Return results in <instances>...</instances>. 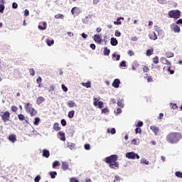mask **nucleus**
<instances>
[{
	"mask_svg": "<svg viewBox=\"0 0 182 182\" xmlns=\"http://www.w3.org/2000/svg\"><path fill=\"white\" fill-rule=\"evenodd\" d=\"M181 139L182 134L181 132H170L166 135V141L169 144H177Z\"/></svg>",
	"mask_w": 182,
	"mask_h": 182,
	"instance_id": "1",
	"label": "nucleus"
},
{
	"mask_svg": "<svg viewBox=\"0 0 182 182\" xmlns=\"http://www.w3.org/2000/svg\"><path fill=\"white\" fill-rule=\"evenodd\" d=\"M105 163L109 164L110 168H119V162H117V155L114 154L109 156H107L105 159Z\"/></svg>",
	"mask_w": 182,
	"mask_h": 182,
	"instance_id": "2",
	"label": "nucleus"
},
{
	"mask_svg": "<svg viewBox=\"0 0 182 182\" xmlns=\"http://www.w3.org/2000/svg\"><path fill=\"white\" fill-rule=\"evenodd\" d=\"M24 109L26 112L31 116V117H33V116H36V114L38 113V111L35 109V108L31 107V103L28 102L24 105Z\"/></svg>",
	"mask_w": 182,
	"mask_h": 182,
	"instance_id": "3",
	"label": "nucleus"
},
{
	"mask_svg": "<svg viewBox=\"0 0 182 182\" xmlns=\"http://www.w3.org/2000/svg\"><path fill=\"white\" fill-rule=\"evenodd\" d=\"M168 15L169 18H173V19H178L181 16V11L179 10H171Z\"/></svg>",
	"mask_w": 182,
	"mask_h": 182,
	"instance_id": "4",
	"label": "nucleus"
},
{
	"mask_svg": "<svg viewBox=\"0 0 182 182\" xmlns=\"http://www.w3.org/2000/svg\"><path fill=\"white\" fill-rule=\"evenodd\" d=\"M1 117L4 123L6 122H9V119H11V113L9 112L6 111L4 112H1Z\"/></svg>",
	"mask_w": 182,
	"mask_h": 182,
	"instance_id": "5",
	"label": "nucleus"
},
{
	"mask_svg": "<svg viewBox=\"0 0 182 182\" xmlns=\"http://www.w3.org/2000/svg\"><path fill=\"white\" fill-rule=\"evenodd\" d=\"M126 157H127V159H130L131 160H134L136 159H140V156H139V154H137L134 152L127 153Z\"/></svg>",
	"mask_w": 182,
	"mask_h": 182,
	"instance_id": "6",
	"label": "nucleus"
},
{
	"mask_svg": "<svg viewBox=\"0 0 182 182\" xmlns=\"http://www.w3.org/2000/svg\"><path fill=\"white\" fill-rule=\"evenodd\" d=\"M171 31L175 32V33H180V31H181L180 26H178V25H177L176 23L171 24Z\"/></svg>",
	"mask_w": 182,
	"mask_h": 182,
	"instance_id": "7",
	"label": "nucleus"
},
{
	"mask_svg": "<svg viewBox=\"0 0 182 182\" xmlns=\"http://www.w3.org/2000/svg\"><path fill=\"white\" fill-rule=\"evenodd\" d=\"M94 106H98L99 109H103V102L99 101L97 102V98H94Z\"/></svg>",
	"mask_w": 182,
	"mask_h": 182,
	"instance_id": "8",
	"label": "nucleus"
},
{
	"mask_svg": "<svg viewBox=\"0 0 182 182\" xmlns=\"http://www.w3.org/2000/svg\"><path fill=\"white\" fill-rule=\"evenodd\" d=\"M160 62L163 64V65H166L167 66H171V63L170 61H168V60H167L166 58L162 57L160 59Z\"/></svg>",
	"mask_w": 182,
	"mask_h": 182,
	"instance_id": "9",
	"label": "nucleus"
},
{
	"mask_svg": "<svg viewBox=\"0 0 182 182\" xmlns=\"http://www.w3.org/2000/svg\"><path fill=\"white\" fill-rule=\"evenodd\" d=\"M71 14L73 15H79L80 14V9H79L78 7H73L71 9Z\"/></svg>",
	"mask_w": 182,
	"mask_h": 182,
	"instance_id": "10",
	"label": "nucleus"
},
{
	"mask_svg": "<svg viewBox=\"0 0 182 182\" xmlns=\"http://www.w3.org/2000/svg\"><path fill=\"white\" fill-rule=\"evenodd\" d=\"M150 129L152 130V132H154L155 136H159V133L160 132V129L159 127L151 126Z\"/></svg>",
	"mask_w": 182,
	"mask_h": 182,
	"instance_id": "11",
	"label": "nucleus"
},
{
	"mask_svg": "<svg viewBox=\"0 0 182 182\" xmlns=\"http://www.w3.org/2000/svg\"><path fill=\"white\" fill-rule=\"evenodd\" d=\"M149 38L151 41H157V35L156 34V33L154 31L149 33Z\"/></svg>",
	"mask_w": 182,
	"mask_h": 182,
	"instance_id": "12",
	"label": "nucleus"
},
{
	"mask_svg": "<svg viewBox=\"0 0 182 182\" xmlns=\"http://www.w3.org/2000/svg\"><path fill=\"white\" fill-rule=\"evenodd\" d=\"M61 168L64 171H66V170H69V164H68V162L66 161H62Z\"/></svg>",
	"mask_w": 182,
	"mask_h": 182,
	"instance_id": "13",
	"label": "nucleus"
},
{
	"mask_svg": "<svg viewBox=\"0 0 182 182\" xmlns=\"http://www.w3.org/2000/svg\"><path fill=\"white\" fill-rule=\"evenodd\" d=\"M94 41L95 42H97V43H102V37L100 36V34H95L94 36Z\"/></svg>",
	"mask_w": 182,
	"mask_h": 182,
	"instance_id": "14",
	"label": "nucleus"
},
{
	"mask_svg": "<svg viewBox=\"0 0 182 182\" xmlns=\"http://www.w3.org/2000/svg\"><path fill=\"white\" fill-rule=\"evenodd\" d=\"M58 136H60V140H61L62 141H66V136L65 135L64 132H59L58 133Z\"/></svg>",
	"mask_w": 182,
	"mask_h": 182,
	"instance_id": "15",
	"label": "nucleus"
},
{
	"mask_svg": "<svg viewBox=\"0 0 182 182\" xmlns=\"http://www.w3.org/2000/svg\"><path fill=\"white\" fill-rule=\"evenodd\" d=\"M113 87L117 88L119 86H120V80L119 79H115L114 82H112Z\"/></svg>",
	"mask_w": 182,
	"mask_h": 182,
	"instance_id": "16",
	"label": "nucleus"
},
{
	"mask_svg": "<svg viewBox=\"0 0 182 182\" xmlns=\"http://www.w3.org/2000/svg\"><path fill=\"white\" fill-rule=\"evenodd\" d=\"M50 156V153L49 152V150L48 149H43V156L46 157V159H48V157Z\"/></svg>",
	"mask_w": 182,
	"mask_h": 182,
	"instance_id": "17",
	"label": "nucleus"
},
{
	"mask_svg": "<svg viewBox=\"0 0 182 182\" xmlns=\"http://www.w3.org/2000/svg\"><path fill=\"white\" fill-rule=\"evenodd\" d=\"M124 21V17H119L117 18V21H114V23L115 25H122V21Z\"/></svg>",
	"mask_w": 182,
	"mask_h": 182,
	"instance_id": "18",
	"label": "nucleus"
},
{
	"mask_svg": "<svg viewBox=\"0 0 182 182\" xmlns=\"http://www.w3.org/2000/svg\"><path fill=\"white\" fill-rule=\"evenodd\" d=\"M45 102V98L43 97H38L36 100L37 105H41Z\"/></svg>",
	"mask_w": 182,
	"mask_h": 182,
	"instance_id": "19",
	"label": "nucleus"
},
{
	"mask_svg": "<svg viewBox=\"0 0 182 182\" xmlns=\"http://www.w3.org/2000/svg\"><path fill=\"white\" fill-rule=\"evenodd\" d=\"M117 43H119V42L117 41V39H116L115 38H111L112 46H117Z\"/></svg>",
	"mask_w": 182,
	"mask_h": 182,
	"instance_id": "20",
	"label": "nucleus"
},
{
	"mask_svg": "<svg viewBox=\"0 0 182 182\" xmlns=\"http://www.w3.org/2000/svg\"><path fill=\"white\" fill-rule=\"evenodd\" d=\"M9 140H10V141H11V143H15V141H16V136L11 134L9 136Z\"/></svg>",
	"mask_w": 182,
	"mask_h": 182,
	"instance_id": "21",
	"label": "nucleus"
},
{
	"mask_svg": "<svg viewBox=\"0 0 182 182\" xmlns=\"http://www.w3.org/2000/svg\"><path fill=\"white\" fill-rule=\"evenodd\" d=\"M82 86H84V87H91L92 86V82L90 81L87 82H82L81 83Z\"/></svg>",
	"mask_w": 182,
	"mask_h": 182,
	"instance_id": "22",
	"label": "nucleus"
},
{
	"mask_svg": "<svg viewBox=\"0 0 182 182\" xmlns=\"http://www.w3.org/2000/svg\"><path fill=\"white\" fill-rule=\"evenodd\" d=\"M154 53V49L151 48L146 50V56H151Z\"/></svg>",
	"mask_w": 182,
	"mask_h": 182,
	"instance_id": "23",
	"label": "nucleus"
},
{
	"mask_svg": "<svg viewBox=\"0 0 182 182\" xmlns=\"http://www.w3.org/2000/svg\"><path fill=\"white\" fill-rule=\"evenodd\" d=\"M53 129H54L55 132H59V130H60V127H59V123L55 122V123L53 124Z\"/></svg>",
	"mask_w": 182,
	"mask_h": 182,
	"instance_id": "24",
	"label": "nucleus"
},
{
	"mask_svg": "<svg viewBox=\"0 0 182 182\" xmlns=\"http://www.w3.org/2000/svg\"><path fill=\"white\" fill-rule=\"evenodd\" d=\"M67 105H68L69 107H76V103H75V102H73V101H69V102L67 103Z\"/></svg>",
	"mask_w": 182,
	"mask_h": 182,
	"instance_id": "25",
	"label": "nucleus"
},
{
	"mask_svg": "<svg viewBox=\"0 0 182 182\" xmlns=\"http://www.w3.org/2000/svg\"><path fill=\"white\" fill-rule=\"evenodd\" d=\"M104 55L105 56H109L110 55V49H108L107 47L104 48Z\"/></svg>",
	"mask_w": 182,
	"mask_h": 182,
	"instance_id": "26",
	"label": "nucleus"
},
{
	"mask_svg": "<svg viewBox=\"0 0 182 182\" xmlns=\"http://www.w3.org/2000/svg\"><path fill=\"white\" fill-rule=\"evenodd\" d=\"M43 26H42L41 25L38 26V29H40V31H45L46 29V25H47L46 22H43Z\"/></svg>",
	"mask_w": 182,
	"mask_h": 182,
	"instance_id": "27",
	"label": "nucleus"
},
{
	"mask_svg": "<svg viewBox=\"0 0 182 182\" xmlns=\"http://www.w3.org/2000/svg\"><path fill=\"white\" fill-rule=\"evenodd\" d=\"M165 55L166 56V58H173L174 57V53H172V52L168 51V52H166L165 53Z\"/></svg>",
	"mask_w": 182,
	"mask_h": 182,
	"instance_id": "28",
	"label": "nucleus"
},
{
	"mask_svg": "<svg viewBox=\"0 0 182 182\" xmlns=\"http://www.w3.org/2000/svg\"><path fill=\"white\" fill-rule=\"evenodd\" d=\"M59 166H60V162H59V161H55L53 163V168H57Z\"/></svg>",
	"mask_w": 182,
	"mask_h": 182,
	"instance_id": "29",
	"label": "nucleus"
},
{
	"mask_svg": "<svg viewBox=\"0 0 182 182\" xmlns=\"http://www.w3.org/2000/svg\"><path fill=\"white\" fill-rule=\"evenodd\" d=\"M46 43L48 46H52V45H53L55 43V41L53 40H50V39H47L46 40Z\"/></svg>",
	"mask_w": 182,
	"mask_h": 182,
	"instance_id": "30",
	"label": "nucleus"
},
{
	"mask_svg": "<svg viewBox=\"0 0 182 182\" xmlns=\"http://www.w3.org/2000/svg\"><path fill=\"white\" fill-rule=\"evenodd\" d=\"M73 116H75V110H71L68 112L69 119H73Z\"/></svg>",
	"mask_w": 182,
	"mask_h": 182,
	"instance_id": "31",
	"label": "nucleus"
},
{
	"mask_svg": "<svg viewBox=\"0 0 182 182\" xmlns=\"http://www.w3.org/2000/svg\"><path fill=\"white\" fill-rule=\"evenodd\" d=\"M170 107H171V109H173V110H177V109H178V107L177 106V104L171 103L170 104Z\"/></svg>",
	"mask_w": 182,
	"mask_h": 182,
	"instance_id": "32",
	"label": "nucleus"
},
{
	"mask_svg": "<svg viewBox=\"0 0 182 182\" xmlns=\"http://www.w3.org/2000/svg\"><path fill=\"white\" fill-rule=\"evenodd\" d=\"M41 122V119L39 117H36L35 120L33 122V124L35 126H38L39 124V122Z\"/></svg>",
	"mask_w": 182,
	"mask_h": 182,
	"instance_id": "33",
	"label": "nucleus"
},
{
	"mask_svg": "<svg viewBox=\"0 0 182 182\" xmlns=\"http://www.w3.org/2000/svg\"><path fill=\"white\" fill-rule=\"evenodd\" d=\"M54 17L55 18V19H63V18H65V16H63V14H55Z\"/></svg>",
	"mask_w": 182,
	"mask_h": 182,
	"instance_id": "34",
	"label": "nucleus"
},
{
	"mask_svg": "<svg viewBox=\"0 0 182 182\" xmlns=\"http://www.w3.org/2000/svg\"><path fill=\"white\" fill-rule=\"evenodd\" d=\"M112 58L116 59V60H120V55H117L116 53L112 54Z\"/></svg>",
	"mask_w": 182,
	"mask_h": 182,
	"instance_id": "35",
	"label": "nucleus"
},
{
	"mask_svg": "<svg viewBox=\"0 0 182 182\" xmlns=\"http://www.w3.org/2000/svg\"><path fill=\"white\" fill-rule=\"evenodd\" d=\"M18 119L20 120V122H23V120H25V115H23L22 114H18Z\"/></svg>",
	"mask_w": 182,
	"mask_h": 182,
	"instance_id": "36",
	"label": "nucleus"
},
{
	"mask_svg": "<svg viewBox=\"0 0 182 182\" xmlns=\"http://www.w3.org/2000/svg\"><path fill=\"white\" fill-rule=\"evenodd\" d=\"M50 176L51 178H55L58 176V173L56 171H52L50 173Z\"/></svg>",
	"mask_w": 182,
	"mask_h": 182,
	"instance_id": "37",
	"label": "nucleus"
},
{
	"mask_svg": "<svg viewBox=\"0 0 182 182\" xmlns=\"http://www.w3.org/2000/svg\"><path fill=\"white\" fill-rule=\"evenodd\" d=\"M159 62V56H156L153 58V63H154V65H157Z\"/></svg>",
	"mask_w": 182,
	"mask_h": 182,
	"instance_id": "38",
	"label": "nucleus"
},
{
	"mask_svg": "<svg viewBox=\"0 0 182 182\" xmlns=\"http://www.w3.org/2000/svg\"><path fill=\"white\" fill-rule=\"evenodd\" d=\"M142 70H143V72L144 73H147V72H149V70H150V68H149V67H147V66H144L143 68H142Z\"/></svg>",
	"mask_w": 182,
	"mask_h": 182,
	"instance_id": "39",
	"label": "nucleus"
},
{
	"mask_svg": "<svg viewBox=\"0 0 182 182\" xmlns=\"http://www.w3.org/2000/svg\"><path fill=\"white\" fill-rule=\"evenodd\" d=\"M127 65H126V61L123 60L119 63L120 68H126Z\"/></svg>",
	"mask_w": 182,
	"mask_h": 182,
	"instance_id": "40",
	"label": "nucleus"
},
{
	"mask_svg": "<svg viewBox=\"0 0 182 182\" xmlns=\"http://www.w3.org/2000/svg\"><path fill=\"white\" fill-rule=\"evenodd\" d=\"M117 106H119V107H121L122 109H123V107H124V104H123L122 101H118Z\"/></svg>",
	"mask_w": 182,
	"mask_h": 182,
	"instance_id": "41",
	"label": "nucleus"
},
{
	"mask_svg": "<svg viewBox=\"0 0 182 182\" xmlns=\"http://www.w3.org/2000/svg\"><path fill=\"white\" fill-rule=\"evenodd\" d=\"M175 175L176 177H178V178H182V172L176 171Z\"/></svg>",
	"mask_w": 182,
	"mask_h": 182,
	"instance_id": "42",
	"label": "nucleus"
},
{
	"mask_svg": "<svg viewBox=\"0 0 182 182\" xmlns=\"http://www.w3.org/2000/svg\"><path fill=\"white\" fill-rule=\"evenodd\" d=\"M4 11H5V6L0 4V14H4Z\"/></svg>",
	"mask_w": 182,
	"mask_h": 182,
	"instance_id": "43",
	"label": "nucleus"
},
{
	"mask_svg": "<svg viewBox=\"0 0 182 182\" xmlns=\"http://www.w3.org/2000/svg\"><path fill=\"white\" fill-rule=\"evenodd\" d=\"M30 76H35V70L33 68L29 69Z\"/></svg>",
	"mask_w": 182,
	"mask_h": 182,
	"instance_id": "44",
	"label": "nucleus"
},
{
	"mask_svg": "<svg viewBox=\"0 0 182 182\" xmlns=\"http://www.w3.org/2000/svg\"><path fill=\"white\" fill-rule=\"evenodd\" d=\"M27 132H36V130L35 129V128H33V127H28L27 128Z\"/></svg>",
	"mask_w": 182,
	"mask_h": 182,
	"instance_id": "45",
	"label": "nucleus"
},
{
	"mask_svg": "<svg viewBox=\"0 0 182 182\" xmlns=\"http://www.w3.org/2000/svg\"><path fill=\"white\" fill-rule=\"evenodd\" d=\"M70 182H79V180L77 178L72 177L70 178Z\"/></svg>",
	"mask_w": 182,
	"mask_h": 182,
	"instance_id": "46",
	"label": "nucleus"
},
{
	"mask_svg": "<svg viewBox=\"0 0 182 182\" xmlns=\"http://www.w3.org/2000/svg\"><path fill=\"white\" fill-rule=\"evenodd\" d=\"M61 87H62V90H63V92H68V87H66V85H65V84H62Z\"/></svg>",
	"mask_w": 182,
	"mask_h": 182,
	"instance_id": "47",
	"label": "nucleus"
},
{
	"mask_svg": "<svg viewBox=\"0 0 182 182\" xmlns=\"http://www.w3.org/2000/svg\"><path fill=\"white\" fill-rule=\"evenodd\" d=\"M135 126H136V127H142L143 122L139 121Z\"/></svg>",
	"mask_w": 182,
	"mask_h": 182,
	"instance_id": "48",
	"label": "nucleus"
},
{
	"mask_svg": "<svg viewBox=\"0 0 182 182\" xmlns=\"http://www.w3.org/2000/svg\"><path fill=\"white\" fill-rule=\"evenodd\" d=\"M11 110H12V112H18V107L13 105L11 107Z\"/></svg>",
	"mask_w": 182,
	"mask_h": 182,
	"instance_id": "49",
	"label": "nucleus"
},
{
	"mask_svg": "<svg viewBox=\"0 0 182 182\" xmlns=\"http://www.w3.org/2000/svg\"><path fill=\"white\" fill-rule=\"evenodd\" d=\"M37 83L41 86V83H42V77H38L36 80Z\"/></svg>",
	"mask_w": 182,
	"mask_h": 182,
	"instance_id": "50",
	"label": "nucleus"
},
{
	"mask_svg": "<svg viewBox=\"0 0 182 182\" xmlns=\"http://www.w3.org/2000/svg\"><path fill=\"white\" fill-rule=\"evenodd\" d=\"M85 150H90V144H85L84 146Z\"/></svg>",
	"mask_w": 182,
	"mask_h": 182,
	"instance_id": "51",
	"label": "nucleus"
},
{
	"mask_svg": "<svg viewBox=\"0 0 182 182\" xmlns=\"http://www.w3.org/2000/svg\"><path fill=\"white\" fill-rule=\"evenodd\" d=\"M122 36V33H120V31H119L118 30L115 31V36L119 37Z\"/></svg>",
	"mask_w": 182,
	"mask_h": 182,
	"instance_id": "52",
	"label": "nucleus"
},
{
	"mask_svg": "<svg viewBox=\"0 0 182 182\" xmlns=\"http://www.w3.org/2000/svg\"><path fill=\"white\" fill-rule=\"evenodd\" d=\"M135 133L136 134H137V133H141V128L137 127L136 129H135Z\"/></svg>",
	"mask_w": 182,
	"mask_h": 182,
	"instance_id": "53",
	"label": "nucleus"
},
{
	"mask_svg": "<svg viewBox=\"0 0 182 182\" xmlns=\"http://www.w3.org/2000/svg\"><path fill=\"white\" fill-rule=\"evenodd\" d=\"M168 72H169L170 75H174V70H171L170 66L168 67Z\"/></svg>",
	"mask_w": 182,
	"mask_h": 182,
	"instance_id": "54",
	"label": "nucleus"
},
{
	"mask_svg": "<svg viewBox=\"0 0 182 182\" xmlns=\"http://www.w3.org/2000/svg\"><path fill=\"white\" fill-rule=\"evenodd\" d=\"M41 180V176L38 175L37 176H36L34 181L35 182H39Z\"/></svg>",
	"mask_w": 182,
	"mask_h": 182,
	"instance_id": "55",
	"label": "nucleus"
},
{
	"mask_svg": "<svg viewBox=\"0 0 182 182\" xmlns=\"http://www.w3.org/2000/svg\"><path fill=\"white\" fill-rule=\"evenodd\" d=\"M128 55H129V56H134V52L133 50H129L128 51Z\"/></svg>",
	"mask_w": 182,
	"mask_h": 182,
	"instance_id": "56",
	"label": "nucleus"
},
{
	"mask_svg": "<svg viewBox=\"0 0 182 182\" xmlns=\"http://www.w3.org/2000/svg\"><path fill=\"white\" fill-rule=\"evenodd\" d=\"M141 163H142V164H146V166L147 165H149V161H147L146 159H143L141 161Z\"/></svg>",
	"mask_w": 182,
	"mask_h": 182,
	"instance_id": "57",
	"label": "nucleus"
},
{
	"mask_svg": "<svg viewBox=\"0 0 182 182\" xmlns=\"http://www.w3.org/2000/svg\"><path fill=\"white\" fill-rule=\"evenodd\" d=\"M61 124L63 127L66 126V124H67L66 120L65 119H62L61 120Z\"/></svg>",
	"mask_w": 182,
	"mask_h": 182,
	"instance_id": "58",
	"label": "nucleus"
},
{
	"mask_svg": "<svg viewBox=\"0 0 182 182\" xmlns=\"http://www.w3.org/2000/svg\"><path fill=\"white\" fill-rule=\"evenodd\" d=\"M12 8L14 9H16L18 8V4L14 2L13 4H12Z\"/></svg>",
	"mask_w": 182,
	"mask_h": 182,
	"instance_id": "59",
	"label": "nucleus"
},
{
	"mask_svg": "<svg viewBox=\"0 0 182 182\" xmlns=\"http://www.w3.org/2000/svg\"><path fill=\"white\" fill-rule=\"evenodd\" d=\"M69 149H70V150H73V149H75V144H71L70 145H68Z\"/></svg>",
	"mask_w": 182,
	"mask_h": 182,
	"instance_id": "60",
	"label": "nucleus"
},
{
	"mask_svg": "<svg viewBox=\"0 0 182 182\" xmlns=\"http://www.w3.org/2000/svg\"><path fill=\"white\" fill-rule=\"evenodd\" d=\"M146 80L148 82H153V77L151 76L146 77Z\"/></svg>",
	"mask_w": 182,
	"mask_h": 182,
	"instance_id": "61",
	"label": "nucleus"
},
{
	"mask_svg": "<svg viewBox=\"0 0 182 182\" xmlns=\"http://www.w3.org/2000/svg\"><path fill=\"white\" fill-rule=\"evenodd\" d=\"M114 182L116 181H120V176H115V179L114 180Z\"/></svg>",
	"mask_w": 182,
	"mask_h": 182,
	"instance_id": "62",
	"label": "nucleus"
},
{
	"mask_svg": "<svg viewBox=\"0 0 182 182\" xmlns=\"http://www.w3.org/2000/svg\"><path fill=\"white\" fill-rule=\"evenodd\" d=\"M111 134H116V129L112 128L110 131Z\"/></svg>",
	"mask_w": 182,
	"mask_h": 182,
	"instance_id": "63",
	"label": "nucleus"
},
{
	"mask_svg": "<svg viewBox=\"0 0 182 182\" xmlns=\"http://www.w3.org/2000/svg\"><path fill=\"white\" fill-rule=\"evenodd\" d=\"M177 25H182V19L180 18L176 21Z\"/></svg>",
	"mask_w": 182,
	"mask_h": 182,
	"instance_id": "64",
	"label": "nucleus"
}]
</instances>
